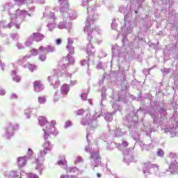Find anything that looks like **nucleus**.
I'll return each mask as SVG.
<instances>
[{
  "label": "nucleus",
  "mask_w": 178,
  "mask_h": 178,
  "mask_svg": "<svg viewBox=\"0 0 178 178\" xmlns=\"http://www.w3.org/2000/svg\"><path fill=\"white\" fill-rule=\"evenodd\" d=\"M31 16L26 10H22L20 9L16 10L15 14H13L10 17V22L6 26L8 29H10L12 26H15L16 29H20V24L23 23V21L26 19V16Z\"/></svg>",
  "instance_id": "nucleus-4"
},
{
  "label": "nucleus",
  "mask_w": 178,
  "mask_h": 178,
  "mask_svg": "<svg viewBox=\"0 0 178 178\" xmlns=\"http://www.w3.org/2000/svg\"><path fill=\"white\" fill-rule=\"evenodd\" d=\"M115 147H117V148L120 151H123V149L129 147V143H127V141L122 140L121 144H118V145L115 144Z\"/></svg>",
  "instance_id": "nucleus-27"
},
{
  "label": "nucleus",
  "mask_w": 178,
  "mask_h": 178,
  "mask_svg": "<svg viewBox=\"0 0 178 178\" xmlns=\"http://www.w3.org/2000/svg\"><path fill=\"white\" fill-rule=\"evenodd\" d=\"M31 35L33 38V41H36V42H40L45 38V35L40 33H33Z\"/></svg>",
  "instance_id": "nucleus-20"
},
{
  "label": "nucleus",
  "mask_w": 178,
  "mask_h": 178,
  "mask_svg": "<svg viewBox=\"0 0 178 178\" xmlns=\"http://www.w3.org/2000/svg\"><path fill=\"white\" fill-rule=\"evenodd\" d=\"M58 27L60 29V30H63V29H72V24H69L68 22L63 19L62 22H59Z\"/></svg>",
  "instance_id": "nucleus-23"
},
{
  "label": "nucleus",
  "mask_w": 178,
  "mask_h": 178,
  "mask_svg": "<svg viewBox=\"0 0 178 178\" xmlns=\"http://www.w3.org/2000/svg\"><path fill=\"white\" fill-rule=\"evenodd\" d=\"M161 71L163 72V74H169L170 72V69L163 68V70H161Z\"/></svg>",
  "instance_id": "nucleus-54"
},
{
  "label": "nucleus",
  "mask_w": 178,
  "mask_h": 178,
  "mask_svg": "<svg viewBox=\"0 0 178 178\" xmlns=\"http://www.w3.org/2000/svg\"><path fill=\"white\" fill-rule=\"evenodd\" d=\"M133 161H134V158H133V155L130 154H126V153H124V161L125 162V163H127V165H129L131 162H133Z\"/></svg>",
  "instance_id": "nucleus-26"
},
{
  "label": "nucleus",
  "mask_w": 178,
  "mask_h": 178,
  "mask_svg": "<svg viewBox=\"0 0 178 178\" xmlns=\"http://www.w3.org/2000/svg\"><path fill=\"white\" fill-rule=\"evenodd\" d=\"M47 27L49 29V31H53L54 29H55V27H56V24L54 22L49 23L47 24Z\"/></svg>",
  "instance_id": "nucleus-39"
},
{
  "label": "nucleus",
  "mask_w": 178,
  "mask_h": 178,
  "mask_svg": "<svg viewBox=\"0 0 178 178\" xmlns=\"http://www.w3.org/2000/svg\"><path fill=\"white\" fill-rule=\"evenodd\" d=\"M131 136H132L134 140H138V138H139V135L137 133L134 134L133 132H131Z\"/></svg>",
  "instance_id": "nucleus-53"
},
{
  "label": "nucleus",
  "mask_w": 178,
  "mask_h": 178,
  "mask_svg": "<svg viewBox=\"0 0 178 178\" xmlns=\"http://www.w3.org/2000/svg\"><path fill=\"white\" fill-rule=\"evenodd\" d=\"M55 124H56V121L53 120L51 121V124H50V127H47L48 137H49V134H53L54 136H58V134H59V131H58V130H56V129L55 128Z\"/></svg>",
  "instance_id": "nucleus-14"
},
{
  "label": "nucleus",
  "mask_w": 178,
  "mask_h": 178,
  "mask_svg": "<svg viewBox=\"0 0 178 178\" xmlns=\"http://www.w3.org/2000/svg\"><path fill=\"white\" fill-rule=\"evenodd\" d=\"M55 51H56V48L52 45H47L45 47L44 46H40L39 47V52H46V54H49L55 52Z\"/></svg>",
  "instance_id": "nucleus-15"
},
{
  "label": "nucleus",
  "mask_w": 178,
  "mask_h": 178,
  "mask_svg": "<svg viewBox=\"0 0 178 178\" xmlns=\"http://www.w3.org/2000/svg\"><path fill=\"white\" fill-rule=\"evenodd\" d=\"M150 69H145L143 70V74L145 76H147V74H149Z\"/></svg>",
  "instance_id": "nucleus-58"
},
{
  "label": "nucleus",
  "mask_w": 178,
  "mask_h": 178,
  "mask_svg": "<svg viewBox=\"0 0 178 178\" xmlns=\"http://www.w3.org/2000/svg\"><path fill=\"white\" fill-rule=\"evenodd\" d=\"M177 156V154H176V153L170 152L169 154V158H171L172 161H175V158H176Z\"/></svg>",
  "instance_id": "nucleus-49"
},
{
  "label": "nucleus",
  "mask_w": 178,
  "mask_h": 178,
  "mask_svg": "<svg viewBox=\"0 0 178 178\" xmlns=\"http://www.w3.org/2000/svg\"><path fill=\"white\" fill-rule=\"evenodd\" d=\"M17 163L19 168H23L24 166H26V163H27V157H19L17 159Z\"/></svg>",
  "instance_id": "nucleus-25"
},
{
  "label": "nucleus",
  "mask_w": 178,
  "mask_h": 178,
  "mask_svg": "<svg viewBox=\"0 0 178 178\" xmlns=\"http://www.w3.org/2000/svg\"><path fill=\"white\" fill-rule=\"evenodd\" d=\"M15 5L18 6H22V5H26L27 3V0H14Z\"/></svg>",
  "instance_id": "nucleus-34"
},
{
  "label": "nucleus",
  "mask_w": 178,
  "mask_h": 178,
  "mask_svg": "<svg viewBox=\"0 0 178 178\" xmlns=\"http://www.w3.org/2000/svg\"><path fill=\"white\" fill-rule=\"evenodd\" d=\"M156 155H157V156H159L160 158H163V155H165V152H163V149H158Z\"/></svg>",
  "instance_id": "nucleus-40"
},
{
  "label": "nucleus",
  "mask_w": 178,
  "mask_h": 178,
  "mask_svg": "<svg viewBox=\"0 0 178 178\" xmlns=\"http://www.w3.org/2000/svg\"><path fill=\"white\" fill-rule=\"evenodd\" d=\"M11 76L13 81H15L16 83H20V80H22V78L20 76L16 74V71L13 70L11 72Z\"/></svg>",
  "instance_id": "nucleus-28"
},
{
  "label": "nucleus",
  "mask_w": 178,
  "mask_h": 178,
  "mask_svg": "<svg viewBox=\"0 0 178 178\" xmlns=\"http://www.w3.org/2000/svg\"><path fill=\"white\" fill-rule=\"evenodd\" d=\"M142 151H151L152 148H154V144L149 143L148 145H145V143H143V142L140 143L139 144Z\"/></svg>",
  "instance_id": "nucleus-22"
},
{
  "label": "nucleus",
  "mask_w": 178,
  "mask_h": 178,
  "mask_svg": "<svg viewBox=\"0 0 178 178\" xmlns=\"http://www.w3.org/2000/svg\"><path fill=\"white\" fill-rule=\"evenodd\" d=\"M92 0H82L81 6H87V11H88V18L86 22V26L84 28L85 33L88 34V40L89 41V44L87 45L86 47V53L88 55H94L95 54V49L92 47L91 42V40H92V30L95 31H97L98 34L101 33V29H99V26H95L94 28V22L95 20H97L99 16L98 13H95L96 8L95 6H90V3Z\"/></svg>",
  "instance_id": "nucleus-1"
},
{
  "label": "nucleus",
  "mask_w": 178,
  "mask_h": 178,
  "mask_svg": "<svg viewBox=\"0 0 178 178\" xmlns=\"http://www.w3.org/2000/svg\"><path fill=\"white\" fill-rule=\"evenodd\" d=\"M34 90L36 92H40L44 90V85L40 81H36L33 83Z\"/></svg>",
  "instance_id": "nucleus-21"
},
{
  "label": "nucleus",
  "mask_w": 178,
  "mask_h": 178,
  "mask_svg": "<svg viewBox=\"0 0 178 178\" xmlns=\"http://www.w3.org/2000/svg\"><path fill=\"white\" fill-rule=\"evenodd\" d=\"M31 54L33 56H37L38 55V50L37 49H33L31 50Z\"/></svg>",
  "instance_id": "nucleus-47"
},
{
  "label": "nucleus",
  "mask_w": 178,
  "mask_h": 178,
  "mask_svg": "<svg viewBox=\"0 0 178 178\" xmlns=\"http://www.w3.org/2000/svg\"><path fill=\"white\" fill-rule=\"evenodd\" d=\"M79 172V168L76 167H70L67 168V173H76Z\"/></svg>",
  "instance_id": "nucleus-33"
},
{
  "label": "nucleus",
  "mask_w": 178,
  "mask_h": 178,
  "mask_svg": "<svg viewBox=\"0 0 178 178\" xmlns=\"http://www.w3.org/2000/svg\"><path fill=\"white\" fill-rule=\"evenodd\" d=\"M28 155L29 156H31L33 155V150H31V149H28Z\"/></svg>",
  "instance_id": "nucleus-63"
},
{
  "label": "nucleus",
  "mask_w": 178,
  "mask_h": 178,
  "mask_svg": "<svg viewBox=\"0 0 178 178\" xmlns=\"http://www.w3.org/2000/svg\"><path fill=\"white\" fill-rule=\"evenodd\" d=\"M112 106H113V109L115 110L114 113H116V111H119V109H120V106L117 104H112Z\"/></svg>",
  "instance_id": "nucleus-51"
},
{
  "label": "nucleus",
  "mask_w": 178,
  "mask_h": 178,
  "mask_svg": "<svg viewBox=\"0 0 178 178\" xmlns=\"http://www.w3.org/2000/svg\"><path fill=\"white\" fill-rule=\"evenodd\" d=\"M113 113H115V112L106 113L104 117L105 120H106V122H112V119H113Z\"/></svg>",
  "instance_id": "nucleus-32"
},
{
  "label": "nucleus",
  "mask_w": 178,
  "mask_h": 178,
  "mask_svg": "<svg viewBox=\"0 0 178 178\" xmlns=\"http://www.w3.org/2000/svg\"><path fill=\"white\" fill-rule=\"evenodd\" d=\"M88 60H89V59L81 60V66H86V65H87V66H88H88H89Z\"/></svg>",
  "instance_id": "nucleus-48"
},
{
  "label": "nucleus",
  "mask_w": 178,
  "mask_h": 178,
  "mask_svg": "<svg viewBox=\"0 0 178 178\" xmlns=\"http://www.w3.org/2000/svg\"><path fill=\"white\" fill-rule=\"evenodd\" d=\"M83 113H84V110H83V109H79L76 112V115L78 116H81V115H83Z\"/></svg>",
  "instance_id": "nucleus-56"
},
{
  "label": "nucleus",
  "mask_w": 178,
  "mask_h": 178,
  "mask_svg": "<svg viewBox=\"0 0 178 178\" xmlns=\"http://www.w3.org/2000/svg\"><path fill=\"white\" fill-rule=\"evenodd\" d=\"M45 142L42 145L43 149L40 150L39 154H38V159L36 161V170L39 172L40 175H42V170L44 169V165L41 163V162H44L45 161V155H47V152L52 150V145L49 140L44 139Z\"/></svg>",
  "instance_id": "nucleus-2"
},
{
  "label": "nucleus",
  "mask_w": 178,
  "mask_h": 178,
  "mask_svg": "<svg viewBox=\"0 0 178 178\" xmlns=\"http://www.w3.org/2000/svg\"><path fill=\"white\" fill-rule=\"evenodd\" d=\"M38 124L42 127L44 140H48V127H51V122H48L47 118L40 116L38 118Z\"/></svg>",
  "instance_id": "nucleus-7"
},
{
  "label": "nucleus",
  "mask_w": 178,
  "mask_h": 178,
  "mask_svg": "<svg viewBox=\"0 0 178 178\" xmlns=\"http://www.w3.org/2000/svg\"><path fill=\"white\" fill-rule=\"evenodd\" d=\"M15 130H19V124L17 123H10L5 129V133L3 136L4 138H10V137H13Z\"/></svg>",
  "instance_id": "nucleus-8"
},
{
  "label": "nucleus",
  "mask_w": 178,
  "mask_h": 178,
  "mask_svg": "<svg viewBox=\"0 0 178 178\" xmlns=\"http://www.w3.org/2000/svg\"><path fill=\"white\" fill-rule=\"evenodd\" d=\"M121 49L122 47H119V45L117 44H114L112 47L113 58H115V56L120 58Z\"/></svg>",
  "instance_id": "nucleus-18"
},
{
  "label": "nucleus",
  "mask_w": 178,
  "mask_h": 178,
  "mask_svg": "<svg viewBox=\"0 0 178 178\" xmlns=\"http://www.w3.org/2000/svg\"><path fill=\"white\" fill-rule=\"evenodd\" d=\"M60 178H77L76 176L62 175Z\"/></svg>",
  "instance_id": "nucleus-59"
},
{
  "label": "nucleus",
  "mask_w": 178,
  "mask_h": 178,
  "mask_svg": "<svg viewBox=\"0 0 178 178\" xmlns=\"http://www.w3.org/2000/svg\"><path fill=\"white\" fill-rule=\"evenodd\" d=\"M144 175H152V173H158L159 172V166L156 164H152L150 162H146L143 164V168Z\"/></svg>",
  "instance_id": "nucleus-6"
},
{
  "label": "nucleus",
  "mask_w": 178,
  "mask_h": 178,
  "mask_svg": "<svg viewBox=\"0 0 178 178\" xmlns=\"http://www.w3.org/2000/svg\"><path fill=\"white\" fill-rule=\"evenodd\" d=\"M5 94H6L5 90L0 88V95H5Z\"/></svg>",
  "instance_id": "nucleus-62"
},
{
  "label": "nucleus",
  "mask_w": 178,
  "mask_h": 178,
  "mask_svg": "<svg viewBox=\"0 0 178 178\" xmlns=\"http://www.w3.org/2000/svg\"><path fill=\"white\" fill-rule=\"evenodd\" d=\"M27 178H40L37 174H33V173H27L26 174Z\"/></svg>",
  "instance_id": "nucleus-44"
},
{
  "label": "nucleus",
  "mask_w": 178,
  "mask_h": 178,
  "mask_svg": "<svg viewBox=\"0 0 178 178\" xmlns=\"http://www.w3.org/2000/svg\"><path fill=\"white\" fill-rule=\"evenodd\" d=\"M33 41H34V39L32 35H31L25 42V47H31L33 45Z\"/></svg>",
  "instance_id": "nucleus-29"
},
{
  "label": "nucleus",
  "mask_w": 178,
  "mask_h": 178,
  "mask_svg": "<svg viewBox=\"0 0 178 178\" xmlns=\"http://www.w3.org/2000/svg\"><path fill=\"white\" fill-rule=\"evenodd\" d=\"M31 113V108H28L25 110V115L27 119H30Z\"/></svg>",
  "instance_id": "nucleus-46"
},
{
  "label": "nucleus",
  "mask_w": 178,
  "mask_h": 178,
  "mask_svg": "<svg viewBox=\"0 0 178 178\" xmlns=\"http://www.w3.org/2000/svg\"><path fill=\"white\" fill-rule=\"evenodd\" d=\"M169 171L171 175H176V173H178V163L176 160L171 161V164L169 165V169L167 172Z\"/></svg>",
  "instance_id": "nucleus-13"
},
{
  "label": "nucleus",
  "mask_w": 178,
  "mask_h": 178,
  "mask_svg": "<svg viewBox=\"0 0 178 178\" xmlns=\"http://www.w3.org/2000/svg\"><path fill=\"white\" fill-rule=\"evenodd\" d=\"M92 120H97V118L92 117V120H90V122L87 120L86 118H83L81 120L82 126H87V124H90V123H92Z\"/></svg>",
  "instance_id": "nucleus-30"
},
{
  "label": "nucleus",
  "mask_w": 178,
  "mask_h": 178,
  "mask_svg": "<svg viewBox=\"0 0 178 178\" xmlns=\"http://www.w3.org/2000/svg\"><path fill=\"white\" fill-rule=\"evenodd\" d=\"M39 60H41V62H44V60H47V53L43 54H39Z\"/></svg>",
  "instance_id": "nucleus-43"
},
{
  "label": "nucleus",
  "mask_w": 178,
  "mask_h": 178,
  "mask_svg": "<svg viewBox=\"0 0 178 178\" xmlns=\"http://www.w3.org/2000/svg\"><path fill=\"white\" fill-rule=\"evenodd\" d=\"M150 115L154 119V123H158V120H159V119L161 118L163 119V118H165L167 115V113L166 110H165L164 108H161L159 111V113H155V110L152 109Z\"/></svg>",
  "instance_id": "nucleus-12"
},
{
  "label": "nucleus",
  "mask_w": 178,
  "mask_h": 178,
  "mask_svg": "<svg viewBox=\"0 0 178 178\" xmlns=\"http://www.w3.org/2000/svg\"><path fill=\"white\" fill-rule=\"evenodd\" d=\"M69 0H58V3H60V13H63L65 10L69 9Z\"/></svg>",
  "instance_id": "nucleus-17"
},
{
  "label": "nucleus",
  "mask_w": 178,
  "mask_h": 178,
  "mask_svg": "<svg viewBox=\"0 0 178 178\" xmlns=\"http://www.w3.org/2000/svg\"><path fill=\"white\" fill-rule=\"evenodd\" d=\"M97 69H102V63H99L97 64Z\"/></svg>",
  "instance_id": "nucleus-64"
},
{
  "label": "nucleus",
  "mask_w": 178,
  "mask_h": 178,
  "mask_svg": "<svg viewBox=\"0 0 178 178\" xmlns=\"http://www.w3.org/2000/svg\"><path fill=\"white\" fill-rule=\"evenodd\" d=\"M119 10L121 13H129L130 12V8L129 6L120 7Z\"/></svg>",
  "instance_id": "nucleus-31"
},
{
  "label": "nucleus",
  "mask_w": 178,
  "mask_h": 178,
  "mask_svg": "<svg viewBox=\"0 0 178 178\" xmlns=\"http://www.w3.org/2000/svg\"><path fill=\"white\" fill-rule=\"evenodd\" d=\"M81 162H83V158H81V156L76 157V160L74 161V163L76 164L80 163Z\"/></svg>",
  "instance_id": "nucleus-50"
},
{
  "label": "nucleus",
  "mask_w": 178,
  "mask_h": 178,
  "mask_svg": "<svg viewBox=\"0 0 178 178\" xmlns=\"http://www.w3.org/2000/svg\"><path fill=\"white\" fill-rule=\"evenodd\" d=\"M16 47H17V49H24V48H26V45H24L20 42H17L16 44Z\"/></svg>",
  "instance_id": "nucleus-45"
},
{
  "label": "nucleus",
  "mask_w": 178,
  "mask_h": 178,
  "mask_svg": "<svg viewBox=\"0 0 178 178\" xmlns=\"http://www.w3.org/2000/svg\"><path fill=\"white\" fill-rule=\"evenodd\" d=\"M66 163H67V161L65 157H63V159H60L58 162V165H59V166H65Z\"/></svg>",
  "instance_id": "nucleus-37"
},
{
  "label": "nucleus",
  "mask_w": 178,
  "mask_h": 178,
  "mask_svg": "<svg viewBox=\"0 0 178 178\" xmlns=\"http://www.w3.org/2000/svg\"><path fill=\"white\" fill-rule=\"evenodd\" d=\"M124 25L121 27V31L119 33V37H120V35L122 37V42L123 47L129 45V40L126 38V35L131 34L136 26L134 22L130 21V16L129 15H124Z\"/></svg>",
  "instance_id": "nucleus-3"
},
{
  "label": "nucleus",
  "mask_w": 178,
  "mask_h": 178,
  "mask_svg": "<svg viewBox=\"0 0 178 178\" xmlns=\"http://www.w3.org/2000/svg\"><path fill=\"white\" fill-rule=\"evenodd\" d=\"M67 45L66 47L67 50L69 52L68 55H73L74 54V47H73V39L72 38H68L67 39Z\"/></svg>",
  "instance_id": "nucleus-19"
},
{
  "label": "nucleus",
  "mask_w": 178,
  "mask_h": 178,
  "mask_svg": "<svg viewBox=\"0 0 178 178\" xmlns=\"http://www.w3.org/2000/svg\"><path fill=\"white\" fill-rule=\"evenodd\" d=\"M70 65H73L74 63V58L72 56V54H68L67 57L63 59V61L59 63V67L60 70H63V69H66L67 66Z\"/></svg>",
  "instance_id": "nucleus-11"
},
{
  "label": "nucleus",
  "mask_w": 178,
  "mask_h": 178,
  "mask_svg": "<svg viewBox=\"0 0 178 178\" xmlns=\"http://www.w3.org/2000/svg\"><path fill=\"white\" fill-rule=\"evenodd\" d=\"M0 67H1V70L3 72V70H5V63H2V61H1Z\"/></svg>",
  "instance_id": "nucleus-60"
},
{
  "label": "nucleus",
  "mask_w": 178,
  "mask_h": 178,
  "mask_svg": "<svg viewBox=\"0 0 178 178\" xmlns=\"http://www.w3.org/2000/svg\"><path fill=\"white\" fill-rule=\"evenodd\" d=\"M70 90V86L69 85L64 84L60 88V94L58 92H56L54 95V101L56 102L60 98H63L66 97Z\"/></svg>",
  "instance_id": "nucleus-10"
},
{
  "label": "nucleus",
  "mask_w": 178,
  "mask_h": 178,
  "mask_svg": "<svg viewBox=\"0 0 178 178\" xmlns=\"http://www.w3.org/2000/svg\"><path fill=\"white\" fill-rule=\"evenodd\" d=\"M111 29H113V30H118V23H116L115 19H113L111 23Z\"/></svg>",
  "instance_id": "nucleus-42"
},
{
  "label": "nucleus",
  "mask_w": 178,
  "mask_h": 178,
  "mask_svg": "<svg viewBox=\"0 0 178 178\" xmlns=\"http://www.w3.org/2000/svg\"><path fill=\"white\" fill-rule=\"evenodd\" d=\"M70 126H72V122H71V121H67V122H65V127L66 129H67V127H70Z\"/></svg>",
  "instance_id": "nucleus-57"
},
{
  "label": "nucleus",
  "mask_w": 178,
  "mask_h": 178,
  "mask_svg": "<svg viewBox=\"0 0 178 178\" xmlns=\"http://www.w3.org/2000/svg\"><path fill=\"white\" fill-rule=\"evenodd\" d=\"M16 5L13 4V3H7L4 6V10H10L12 8H15Z\"/></svg>",
  "instance_id": "nucleus-35"
},
{
  "label": "nucleus",
  "mask_w": 178,
  "mask_h": 178,
  "mask_svg": "<svg viewBox=\"0 0 178 178\" xmlns=\"http://www.w3.org/2000/svg\"><path fill=\"white\" fill-rule=\"evenodd\" d=\"M61 13L63 15L64 22H67L70 25L72 24L70 22L74 20V19L77 17V13H76V11L69 9V8L67 10Z\"/></svg>",
  "instance_id": "nucleus-9"
},
{
  "label": "nucleus",
  "mask_w": 178,
  "mask_h": 178,
  "mask_svg": "<svg viewBox=\"0 0 178 178\" xmlns=\"http://www.w3.org/2000/svg\"><path fill=\"white\" fill-rule=\"evenodd\" d=\"M26 65H27V67H29V70H31V72H34V70L37 69V67L35 66V65H33L27 63Z\"/></svg>",
  "instance_id": "nucleus-38"
},
{
  "label": "nucleus",
  "mask_w": 178,
  "mask_h": 178,
  "mask_svg": "<svg viewBox=\"0 0 178 178\" xmlns=\"http://www.w3.org/2000/svg\"><path fill=\"white\" fill-rule=\"evenodd\" d=\"M91 136V131L90 130H87V141H88V145L85 147V151L86 152H88L91 155V159H92L91 161L92 166L94 168H97L98 165L99 164V161H101V157L99 156V151L98 150H93L92 148H91L90 145V136Z\"/></svg>",
  "instance_id": "nucleus-5"
},
{
  "label": "nucleus",
  "mask_w": 178,
  "mask_h": 178,
  "mask_svg": "<svg viewBox=\"0 0 178 178\" xmlns=\"http://www.w3.org/2000/svg\"><path fill=\"white\" fill-rule=\"evenodd\" d=\"M11 38H13V40H19V35H17V33H12Z\"/></svg>",
  "instance_id": "nucleus-52"
},
{
  "label": "nucleus",
  "mask_w": 178,
  "mask_h": 178,
  "mask_svg": "<svg viewBox=\"0 0 178 178\" xmlns=\"http://www.w3.org/2000/svg\"><path fill=\"white\" fill-rule=\"evenodd\" d=\"M38 102L39 104H45V102H47V98L45 97V96L39 97Z\"/></svg>",
  "instance_id": "nucleus-41"
},
{
  "label": "nucleus",
  "mask_w": 178,
  "mask_h": 178,
  "mask_svg": "<svg viewBox=\"0 0 178 178\" xmlns=\"http://www.w3.org/2000/svg\"><path fill=\"white\" fill-rule=\"evenodd\" d=\"M87 95H88L87 93H82L81 95V99H83V101H86V99H87Z\"/></svg>",
  "instance_id": "nucleus-55"
},
{
  "label": "nucleus",
  "mask_w": 178,
  "mask_h": 178,
  "mask_svg": "<svg viewBox=\"0 0 178 178\" xmlns=\"http://www.w3.org/2000/svg\"><path fill=\"white\" fill-rule=\"evenodd\" d=\"M10 99H17V95L15 93L12 94L10 96Z\"/></svg>",
  "instance_id": "nucleus-61"
},
{
  "label": "nucleus",
  "mask_w": 178,
  "mask_h": 178,
  "mask_svg": "<svg viewBox=\"0 0 178 178\" xmlns=\"http://www.w3.org/2000/svg\"><path fill=\"white\" fill-rule=\"evenodd\" d=\"M31 56L30 55H26L25 56L24 58L19 59L18 60V63L19 65H21V66H22V67H24V69L27 68V63L26 64V62H27V59H29V58H31Z\"/></svg>",
  "instance_id": "nucleus-24"
},
{
  "label": "nucleus",
  "mask_w": 178,
  "mask_h": 178,
  "mask_svg": "<svg viewBox=\"0 0 178 178\" xmlns=\"http://www.w3.org/2000/svg\"><path fill=\"white\" fill-rule=\"evenodd\" d=\"M115 137H122L124 134V133L122 131V129H116L114 131Z\"/></svg>",
  "instance_id": "nucleus-36"
},
{
  "label": "nucleus",
  "mask_w": 178,
  "mask_h": 178,
  "mask_svg": "<svg viewBox=\"0 0 178 178\" xmlns=\"http://www.w3.org/2000/svg\"><path fill=\"white\" fill-rule=\"evenodd\" d=\"M48 81L51 83L54 88H58L59 87L60 83L58 80V76L56 75L49 76L48 77Z\"/></svg>",
  "instance_id": "nucleus-16"
}]
</instances>
